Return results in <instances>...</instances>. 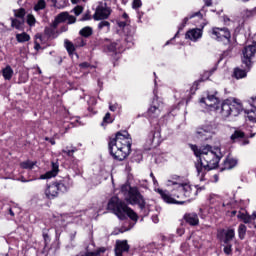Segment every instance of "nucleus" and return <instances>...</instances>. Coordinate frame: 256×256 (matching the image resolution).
Wrapping results in <instances>:
<instances>
[{
  "instance_id": "1",
  "label": "nucleus",
  "mask_w": 256,
  "mask_h": 256,
  "mask_svg": "<svg viewBox=\"0 0 256 256\" xmlns=\"http://www.w3.org/2000/svg\"><path fill=\"white\" fill-rule=\"evenodd\" d=\"M167 187L174 186L172 190V196L169 192L162 190V189H155L156 193H159L163 201L165 203L176 204V205H183L185 201L183 200H176V199H195L197 197L198 189L197 186H193L187 182H183V178L180 176H172L171 180H168L166 183Z\"/></svg>"
},
{
  "instance_id": "2",
  "label": "nucleus",
  "mask_w": 256,
  "mask_h": 256,
  "mask_svg": "<svg viewBox=\"0 0 256 256\" xmlns=\"http://www.w3.org/2000/svg\"><path fill=\"white\" fill-rule=\"evenodd\" d=\"M196 157H199L198 163H196V171L200 181H204L205 173L211 171L212 169H217L219 167V161L223 157L221 153V148H213L209 145L202 148L197 147V145L190 146Z\"/></svg>"
},
{
  "instance_id": "3",
  "label": "nucleus",
  "mask_w": 256,
  "mask_h": 256,
  "mask_svg": "<svg viewBox=\"0 0 256 256\" xmlns=\"http://www.w3.org/2000/svg\"><path fill=\"white\" fill-rule=\"evenodd\" d=\"M131 145L132 140L129 132H118L116 137L110 140L109 150L114 159L123 161L129 156V153H131Z\"/></svg>"
},
{
  "instance_id": "4",
  "label": "nucleus",
  "mask_w": 256,
  "mask_h": 256,
  "mask_svg": "<svg viewBox=\"0 0 256 256\" xmlns=\"http://www.w3.org/2000/svg\"><path fill=\"white\" fill-rule=\"evenodd\" d=\"M107 209L112 211L118 219L121 221H125L127 217H129L132 221H137V213L133 211L131 208L127 207V204L119 199V197H112L109 202Z\"/></svg>"
},
{
  "instance_id": "5",
  "label": "nucleus",
  "mask_w": 256,
  "mask_h": 256,
  "mask_svg": "<svg viewBox=\"0 0 256 256\" xmlns=\"http://www.w3.org/2000/svg\"><path fill=\"white\" fill-rule=\"evenodd\" d=\"M72 185L73 182L71 181V178H63L58 182L49 184L45 189V195L47 199H55V197H59L60 193H67Z\"/></svg>"
},
{
  "instance_id": "6",
  "label": "nucleus",
  "mask_w": 256,
  "mask_h": 256,
  "mask_svg": "<svg viewBox=\"0 0 256 256\" xmlns=\"http://www.w3.org/2000/svg\"><path fill=\"white\" fill-rule=\"evenodd\" d=\"M243 111H245V108H243L241 101L237 99H227L221 104L220 113L223 119H229V117H239Z\"/></svg>"
},
{
  "instance_id": "7",
  "label": "nucleus",
  "mask_w": 256,
  "mask_h": 256,
  "mask_svg": "<svg viewBox=\"0 0 256 256\" xmlns=\"http://www.w3.org/2000/svg\"><path fill=\"white\" fill-rule=\"evenodd\" d=\"M121 193L126 195V201L130 203V205L145 207V199L137 187H131L129 184H124L121 187Z\"/></svg>"
},
{
  "instance_id": "8",
  "label": "nucleus",
  "mask_w": 256,
  "mask_h": 256,
  "mask_svg": "<svg viewBox=\"0 0 256 256\" xmlns=\"http://www.w3.org/2000/svg\"><path fill=\"white\" fill-rule=\"evenodd\" d=\"M256 54V42H253L250 45H247L243 50H242V58L241 62L242 65H245V67L249 70L251 67H253V58L255 57Z\"/></svg>"
},
{
  "instance_id": "9",
  "label": "nucleus",
  "mask_w": 256,
  "mask_h": 256,
  "mask_svg": "<svg viewBox=\"0 0 256 256\" xmlns=\"http://www.w3.org/2000/svg\"><path fill=\"white\" fill-rule=\"evenodd\" d=\"M213 133V122H206L196 129V137L202 141H207Z\"/></svg>"
},
{
  "instance_id": "10",
  "label": "nucleus",
  "mask_w": 256,
  "mask_h": 256,
  "mask_svg": "<svg viewBox=\"0 0 256 256\" xmlns=\"http://www.w3.org/2000/svg\"><path fill=\"white\" fill-rule=\"evenodd\" d=\"M109 15H111V8L107 6V3H99L93 18L95 21H103L109 19Z\"/></svg>"
},
{
  "instance_id": "11",
  "label": "nucleus",
  "mask_w": 256,
  "mask_h": 256,
  "mask_svg": "<svg viewBox=\"0 0 256 256\" xmlns=\"http://www.w3.org/2000/svg\"><path fill=\"white\" fill-rule=\"evenodd\" d=\"M161 111H163V102L159 100V97H155L152 101L150 108L148 109V116L152 119H157L159 115H161Z\"/></svg>"
},
{
  "instance_id": "12",
  "label": "nucleus",
  "mask_w": 256,
  "mask_h": 256,
  "mask_svg": "<svg viewBox=\"0 0 256 256\" xmlns=\"http://www.w3.org/2000/svg\"><path fill=\"white\" fill-rule=\"evenodd\" d=\"M216 95L217 92H206L204 96L200 99V104L206 105V107H214L215 109V106L219 104V98Z\"/></svg>"
},
{
  "instance_id": "13",
  "label": "nucleus",
  "mask_w": 256,
  "mask_h": 256,
  "mask_svg": "<svg viewBox=\"0 0 256 256\" xmlns=\"http://www.w3.org/2000/svg\"><path fill=\"white\" fill-rule=\"evenodd\" d=\"M65 21H67V23H69V25L75 23V21H77V18H75V16H71L69 15V12H61L60 14H58L53 22V27L54 29L57 28V26L59 25V23H65Z\"/></svg>"
},
{
  "instance_id": "14",
  "label": "nucleus",
  "mask_w": 256,
  "mask_h": 256,
  "mask_svg": "<svg viewBox=\"0 0 256 256\" xmlns=\"http://www.w3.org/2000/svg\"><path fill=\"white\" fill-rule=\"evenodd\" d=\"M212 37L213 39H217L218 41H223V39H231V32L227 28H213L212 29Z\"/></svg>"
},
{
  "instance_id": "15",
  "label": "nucleus",
  "mask_w": 256,
  "mask_h": 256,
  "mask_svg": "<svg viewBox=\"0 0 256 256\" xmlns=\"http://www.w3.org/2000/svg\"><path fill=\"white\" fill-rule=\"evenodd\" d=\"M125 253H129V244H127V240H117L115 247V255L123 256Z\"/></svg>"
},
{
  "instance_id": "16",
  "label": "nucleus",
  "mask_w": 256,
  "mask_h": 256,
  "mask_svg": "<svg viewBox=\"0 0 256 256\" xmlns=\"http://www.w3.org/2000/svg\"><path fill=\"white\" fill-rule=\"evenodd\" d=\"M218 237L223 241V243H225V245H229V242L233 241V238L235 237V230H222L218 233Z\"/></svg>"
},
{
  "instance_id": "17",
  "label": "nucleus",
  "mask_w": 256,
  "mask_h": 256,
  "mask_svg": "<svg viewBox=\"0 0 256 256\" xmlns=\"http://www.w3.org/2000/svg\"><path fill=\"white\" fill-rule=\"evenodd\" d=\"M203 37V30L199 28H194L191 30H188L185 35V39H189L190 41H193L194 43L199 41Z\"/></svg>"
},
{
  "instance_id": "18",
  "label": "nucleus",
  "mask_w": 256,
  "mask_h": 256,
  "mask_svg": "<svg viewBox=\"0 0 256 256\" xmlns=\"http://www.w3.org/2000/svg\"><path fill=\"white\" fill-rule=\"evenodd\" d=\"M250 105L254 108L252 110H245V113L248 114V119L252 123H256V96L251 97L250 100H248Z\"/></svg>"
},
{
  "instance_id": "19",
  "label": "nucleus",
  "mask_w": 256,
  "mask_h": 256,
  "mask_svg": "<svg viewBox=\"0 0 256 256\" xmlns=\"http://www.w3.org/2000/svg\"><path fill=\"white\" fill-rule=\"evenodd\" d=\"M238 219H241L243 223L249 224L253 223L255 225L256 223V211L252 213V215H248L244 212H239L237 214Z\"/></svg>"
},
{
  "instance_id": "20",
  "label": "nucleus",
  "mask_w": 256,
  "mask_h": 256,
  "mask_svg": "<svg viewBox=\"0 0 256 256\" xmlns=\"http://www.w3.org/2000/svg\"><path fill=\"white\" fill-rule=\"evenodd\" d=\"M57 173H59V164L52 162V170L42 174L39 179H52V177H57Z\"/></svg>"
},
{
  "instance_id": "21",
  "label": "nucleus",
  "mask_w": 256,
  "mask_h": 256,
  "mask_svg": "<svg viewBox=\"0 0 256 256\" xmlns=\"http://www.w3.org/2000/svg\"><path fill=\"white\" fill-rule=\"evenodd\" d=\"M148 137L152 145H159L161 143V130L156 129L151 131Z\"/></svg>"
},
{
  "instance_id": "22",
  "label": "nucleus",
  "mask_w": 256,
  "mask_h": 256,
  "mask_svg": "<svg viewBox=\"0 0 256 256\" xmlns=\"http://www.w3.org/2000/svg\"><path fill=\"white\" fill-rule=\"evenodd\" d=\"M236 165H237V159L231 156H228L222 164L221 171H227L229 169H233V167H235Z\"/></svg>"
},
{
  "instance_id": "23",
  "label": "nucleus",
  "mask_w": 256,
  "mask_h": 256,
  "mask_svg": "<svg viewBox=\"0 0 256 256\" xmlns=\"http://www.w3.org/2000/svg\"><path fill=\"white\" fill-rule=\"evenodd\" d=\"M184 219L189 225H199V216L196 213H188L184 216Z\"/></svg>"
},
{
  "instance_id": "24",
  "label": "nucleus",
  "mask_w": 256,
  "mask_h": 256,
  "mask_svg": "<svg viewBox=\"0 0 256 256\" xmlns=\"http://www.w3.org/2000/svg\"><path fill=\"white\" fill-rule=\"evenodd\" d=\"M243 69L236 68L234 70V77L236 79H244V77H247V72L251 71V69H247V66L242 64Z\"/></svg>"
},
{
  "instance_id": "25",
  "label": "nucleus",
  "mask_w": 256,
  "mask_h": 256,
  "mask_svg": "<svg viewBox=\"0 0 256 256\" xmlns=\"http://www.w3.org/2000/svg\"><path fill=\"white\" fill-rule=\"evenodd\" d=\"M129 23V15H127V13H124L122 17L117 20V25L119 29H125V27H129Z\"/></svg>"
},
{
  "instance_id": "26",
  "label": "nucleus",
  "mask_w": 256,
  "mask_h": 256,
  "mask_svg": "<svg viewBox=\"0 0 256 256\" xmlns=\"http://www.w3.org/2000/svg\"><path fill=\"white\" fill-rule=\"evenodd\" d=\"M98 31L109 33V31H111V23H109L107 20L100 21L98 23Z\"/></svg>"
},
{
  "instance_id": "27",
  "label": "nucleus",
  "mask_w": 256,
  "mask_h": 256,
  "mask_svg": "<svg viewBox=\"0 0 256 256\" xmlns=\"http://www.w3.org/2000/svg\"><path fill=\"white\" fill-rule=\"evenodd\" d=\"M245 137V132L241 130H235L234 133L230 136L232 143H237L239 139H243Z\"/></svg>"
},
{
  "instance_id": "28",
  "label": "nucleus",
  "mask_w": 256,
  "mask_h": 256,
  "mask_svg": "<svg viewBox=\"0 0 256 256\" xmlns=\"http://www.w3.org/2000/svg\"><path fill=\"white\" fill-rule=\"evenodd\" d=\"M241 15L243 17V19H251V17H255L256 15V7L249 10V9H245L241 12Z\"/></svg>"
},
{
  "instance_id": "29",
  "label": "nucleus",
  "mask_w": 256,
  "mask_h": 256,
  "mask_svg": "<svg viewBox=\"0 0 256 256\" xmlns=\"http://www.w3.org/2000/svg\"><path fill=\"white\" fill-rule=\"evenodd\" d=\"M16 40L18 43H27V41L31 40V36L25 32H22L20 34H16Z\"/></svg>"
},
{
  "instance_id": "30",
  "label": "nucleus",
  "mask_w": 256,
  "mask_h": 256,
  "mask_svg": "<svg viewBox=\"0 0 256 256\" xmlns=\"http://www.w3.org/2000/svg\"><path fill=\"white\" fill-rule=\"evenodd\" d=\"M105 251H107V248L100 247L94 252H86L85 254H83L81 256H101V255H103V253H105Z\"/></svg>"
},
{
  "instance_id": "31",
  "label": "nucleus",
  "mask_w": 256,
  "mask_h": 256,
  "mask_svg": "<svg viewBox=\"0 0 256 256\" xmlns=\"http://www.w3.org/2000/svg\"><path fill=\"white\" fill-rule=\"evenodd\" d=\"M2 74L4 79H6V81H9L11 80V77H13V69L11 68V66H7L3 69Z\"/></svg>"
},
{
  "instance_id": "32",
  "label": "nucleus",
  "mask_w": 256,
  "mask_h": 256,
  "mask_svg": "<svg viewBox=\"0 0 256 256\" xmlns=\"http://www.w3.org/2000/svg\"><path fill=\"white\" fill-rule=\"evenodd\" d=\"M81 37H91L93 35V28L86 26L79 31Z\"/></svg>"
},
{
  "instance_id": "33",
  "label": "nucleus",
  "mask_w": 256,
  "mask_h": 256,
  "mask_svg": "<svg viewBox=\"0 0 256 256\" xmlns=\"http://www.w3.org/2000/svg\"><path fill=\"white\" fill-rule=\"evenodd\" d=\"M64 43H65V47H66V50L68 51L69 55H73V53H75V49H77L75 44H73L69 40H65Z\"/></svg>"
},
{
  "instance_id": "34",
  "label": "nucleus",
  "mask_w": 256,
  "mask_h": 256,
  "mask_svg": "<svg viewBox=\"0 0 256 256\" xmlns=\"http://www.w3.org/2000/svg\"><path fill=\"white\" fill-rule=\"evenodd\" d=\"M35 165H37V162H33L31 160L20 163V166L22 167V169H33Z\"/></svg>"
},
{
  "instance_id": "35",
  "label": "nucleus",
  "mask_w": 256,
  "mask_h": 256,
  "mask_svg": "<svg viewBox=\"0 0 256 256\" xmlns=\"http://www.w3.org/2000/svg\"><path fill=\"white\" fill-rule=\"evenodd\" d=\"M245 233H247V226L240 224L238 228V235L240 239H245Z\"/></svg>"
},
{
  "instance_id": "36",
  "label": "nucleus",
  "mask_w": 256,
  "mask_h": 256,
  "mask_svg": "<svg viewBox=\"0 0 256 256\" xmlns=\"http://www.w3.org/2000/svg\"><path fill=\"white\" fill-rule=\"evenodd\" d=\"M215 72V69L209 70V71H205L201 77V79L199 80V83L203 82V81H207L209 79V77H211L213 75V73Z\"/></svg>"
},
{
  "instance_id": "37",
  "label": "nucleus",
  "mask_w": 256,
  "mask_h": 256,
  "mask_svg": "<svg viewBox=\"0 0 256 256\" xmlns=\"http://www.w3.org/2000/svg\"><path fill=\"white\" fill-rule=\"evenodd\" d=\"M54 3V7L57 9H63L67 5V0H52Z\"/></svg>"
},
{
  "instance_id": "38",
  "label": "nucleus",
  "mask_w": 256,
  "mask_h": 256,
  "mask_svg": "<svg viewBox=\"0 0 256 256\" xmlns=\"http://www.w3.org/2000/svg\"><path fill=\"white\" fill-rule=\"evenodd\" d=\"M46 5L47 4H46L45 0H39L37 2V4L34 6V10L41 11V10L45 9Z\"/></svg>"
},
{
  "instance_id": "39",
  "label": "nucleus",
  "mask_w": 256,
  "mask_h": 256,
  "mask_svg": "<svg viewBox=\"0 0 256 256\" xmlns=\"http://www.w3.org/2000/svg\"><path fill=\"white\" fill-rule=\"evenodd\" d=\"M11 25L12 27H15V29H22L23 20L13 19Z\"/></svg>"
},
{
  "instance_id": "40",
  "label": "nucleus",
  "mask_w": 256,
  "mask_h": 256,
  "mask_svg": "<svg viewBox=\"0 0 256 256\" xmlns=\"http://www.w3.org/2000/svg\"><path fill=\"white\" fill-rule=\"evenodd\" d=\"M108 123H113V119H111V114L109 112L106 113L103 118L102 127H104V125H107Z\"/></svg>"
},
{
  "instance_id": "41",
  "label": "nucleus",
  "mask_w": 256,
  "mask_h": 256,
  "mask_svg": "<svg viewBox=\"0 0 256 256\" xmlns=\"http://www.w3.org/2000/svg\"><path fill=\"white\" fill-rule=\"evenodd\" d=\"M76 151L77 148L69 149V147H66L62 150V153H65L66 155H68V157H73V153H75Z\"/></svg>"
},
{
  "instance_id": "42",
  "label": "nucleus",
  "mask_w": 256,
  "mask_h": 256,
  "mask_svg": "<svg viewBox=\"0 0 256 256\" xmlns=\"http://www.w3.org/2000/svg\"><path fill=\"white\" fill-rule=\"evenodd\" d=\"M199 15H201V13L196 12V13L190 15V16L185 17L184 20H183V27H185V25H187V22L189 21V19H193V17H199Z\"/></svg>"
},
{
  "instance_id": "43",
  "label": "nucleus",
  "mask_w": 256,
  "mask_h": 256,
  "mask_svg": "<svg viewBox=\"0 0 256 256\" xmlns=\"http://www.w3.org/2000/svg\"><path fill=\"white\" fill-rule=\"evenodd\" d=\"M75 47H85L86 43L85 40H83V38H77L74 42Z\"/></svg>"
},
{
  "instance_id": "44",
  "label": "nucleus",
  "mask_w": 256,
  "mask_h": 256,
  "mask_svg": "<svg viewBox=\"0 0 256 256\" xmlns=\"http://www.w3.org/2000/svg\"><path fill=\"white\" fill-rule=\"evenodd\" d=\"M159 249V245L155 243H151L147 246V250L150 251V253H155V250Z\"/></svg>"
},
{
  "instance_id": "45",
  "label": "nucleus",
  "mask_w": 256,
  "mask_h": 256,
  "mask_svg": "<svg viewBox=\"0 0 256 256\" xmlns=\"http://www.w3.org/2000/svg\"><path fill=\"white\" fill-rule=\"evenodd\" d=\"M15 16L19 18V20H23L25 17V9L21 8L20 10L15 12Z\"/></svg>"
},
{
  "instance_id": "46",
  "label": "nucleus",
  "mask_w": 256,
  "mask_h": 256,
  "mask_svg": "<svg viewBox=\"0 0 256 256\" xmlns=\"http://www.w3.org/2000/svg\"><path fill=\"white\" fill-rule=\"evenodd\" d=\"M72 11L78 17V15L83 13V8L82 6H76Z\"/></svg>"
},
{
  "instance_id": "47",
  "label": "nucleus",
  "mask_w": 256,
  "mask_h": 256,
  "mask_svg": "<svg viewBox=\"0 0 256 256\" xmlns=\"http://www.w3.org/2000/svg\"><path fill=\"white\" fill-rule=\"evenodd\" d=\"M27 23H28V25H35V17L33 15H28Z\"/></svg>"
},
{
  "instance_id": "48",
  "label": "nucleus",
  "mask_w": 256,
  "mask_h": 256,
  "mask_svg": "<svg viewBox=\"0 0 256 256\" xmlns=\"http://www.w3.org/2000/svg\"><path fill=\"white\" fill-rule=\"evenodd\" d=\"M108 51H110L111 53H115V51H117V43H112L108 46Z\"/></svg>"
},
{
  "instance_id": "49",
  "label": "nucleus",
  "mask_w": 256,
  "mask_h": 256,
  "mask_svg": "<svg viewBox=\"0 0 256 256\" xmlns=\"http://www.w3.org/2000/svg\"><path fill=\"white\" fill-rule=\"evenodd\" d=\"M141 5H142L141 0H134L132 3L133 9H139V7H141Z\"/></svg>"
},
{
  "instance_id": "50",
  "label": "nucleus",
  "mask_w": 256,
  "mask_h": 256,
  "mask_svg": "<svg viewBox=\"0 0 256 256\" xmlns=\"http://www.w3.org/2000/svg\"><path fill=\"white\" fill-rule=\"evenodd\" d=\"M232 251H233V250L231 249V245L226 244V246L224 247V253H225L226 255H231Z\"/></svg>"
},
{
  "instance_id": "51",
  "label": "nucleus",
  "mask_w": 256,
  "mask_h": 256,
  "mask_svg": "<svg viewBox=\"0 0 256 256\" xmlns=\"http://www.w3.org/2000/svg\"><path fill=\"white\" fill-rule=\"evenodd\" d=\"M79 67L81 69H88V67H91V64H89V62H83V63L79 64Z\"/></svg>"
},
{
  "instance_id": "52",
  "label": "nucleus",
  "mask_w": 256,
  "mask_h": 256,
  "mask_svg": "<svg viewBox=\"0 0 256 256\" xmlns=\"http://www.w3.org/2000/svg\"><path fill=\"white\" fill-rule=\"evenodd\" d=\"M34 49L36 51H39V49H41V44H39V42L37 40L34 42Z\"/></svg>"
},
{
  "instance_id": "53",
  "label": "nucleus",
  "mask_w": 256,
  "mask_h": 256,
  "mask_svg": "<svg viewBox=\"0 0 256 256\" xmlns=\"http://www.w3.org/2000/svg\"><path fill=\"white\" fill-rule=\"evenodd\" d=\"M117 107H119V105L113 104V105L109 106V109H110V111H117Z\"/></svg>"
},
{
  "instance_id": "54",
  "label": "nucleus",
  "mask_w": 256,
  "mask_h": 256,
  "mask_svg": "<svg viewBox=\"0 0 256 256\" xmlns=\"http://www.w3.org/2000/svg\"><path fill=\"white\" fill-rule=\"evenodd\" d=\"M185 233V229L183 228H178L177 229V234L181 237V235H183Z\"/></svg>"
},
{
  "instance_id": "55",
  "label": "nucleus",
  "mask_w": 256,
  "mask_h": 256,
  "mask_svg": "<svg viewBox=\"0 0 256 256\" xmlns=\"http://www.w3.org/2000/svg\"><path fill=\"white\" fill-rule=\"evenodd\" d=\"M45 141H49V143H51V145H55V139L54 138L46 137Z\"/></svg>"
},
{
  "instance_id": "56",
  "label": "nucleus",
  "mask_w": 256,
  "mask_h": 256,
  "mask_svg": "<svg viewBox=\"0 0 256 256\" xmlns=\"http://www.w3.org/2000/svg\"><path fill=\"white\" fill-rule=\"evenodd\" d=\"M205 5L211 7V5H213V0H205Z\"/></svg>"
},
{
  "instance_id": "57",
  "label": "nucleus",
  "mask_w": 256,
  "mask_h": 256,
  "mask_svg": "<svg viewBox=\"0 0 256 256\" xmlns=\"http://www.w3.org/2000/svg\"><path fill=\"white\" fill-rule=\"evenodd\" d=\"M153 223H159V217L158 216H152Z\"/></svg>"
},
{
  "instance_id": "58",
  "label": "nucleus",
  "mask_w": 256,
  "mask_h": 256,
  "mask_svg": "<svg viewBox=\"0 0 256 256\" xmlns=\"http://www.w3.org/2000/svg\"><path fill=\"white\" fill-rule=\"evenodd\" d=\"M81 1H87V0H71V3H73V5H77V3H81Z\"/></svg>"
},
{
  "instance_id": "59",
  "label": "nucleus",
  "mask_w": 256,
  "mask_h": 256,
  "mask_svg": "<svg viewBox=\"0 0 256 256\" xmlns=\"http://www.w3.org/2000/svg\"><path fill=\"white\" fill-rule=\"evenodd\" d=\"M215 199H218V197L217 196H211L210 197V203H215Z\"/></svg>"
},
{
  "instance_id": "60",
  "label": "nucleus",
  "mask_w": 256,
  "mask_h": 256,
  "mask_svg": "<svg viewBox=\"0 0 256 256\" xmlns=\"http://www.w3.org/2000/svg\"><path fill=\"white\" fill-rule=\"evenodd\" d=\"M9 215H11V217H15V212H13V209H9Z\"/></svg>"
},
{
  "instance_id": "61",
  "label": "nucleus",
  "mask_w": 256,
  "mask_h": 256,
  "mask_svg": "<svg viewBox=\"0 0 256 256\" xmlns=\"http://www.w3.org/2000/svg\"><path fill=\"white\" fill-rule=\"evenodd\" d=\"M229 21H231V19H229L227 16H224V23H229Z\"/></svg>"
},
{
  "instance_id": "62",
  "label": "nucleus",
  "mask_w": 256,
  "mask_h": 256,
  "mask_svg": "<svg viewBox=\"0 0 256 256\" xmlns=\"http://www.w3.org/2000/svg\"><path fill=\"white\" fill-rule=\"evenodd\" d=\"M152 180H153L154 185H159V183L157 182V179L155 177H153Z\"/></svg>"
},
{
  "instance_id": "63",
  "label": "nucleus",
  "mask_w": 256,
  "mask_h": 256,
  "mask_svg": "<svg viewBox=\"0 0 256 256\" xmlns=\"http://www.w3.org/2000/svg\"><path fill=\"white\" fill-rule=\"evenodd\" d=\"M39 39L41 41V35L40 34H37L36 35V40Z\"/></svg>"
},
{
  "instance_id": "64",
  "label": "nucleus",
  "mask_w": 256,
  "mask_h": 256,
  "mask_svg": "<svg viewBox=\"0 0 256 256\" xmlns=\"http://www.w3.org/2000/svg\"><path fill=\"white\" fill-rule=\"evenodd\" d=\"M243 145H249V140H245V141L243 142Z\"/></svg>"
}]
</instances>
